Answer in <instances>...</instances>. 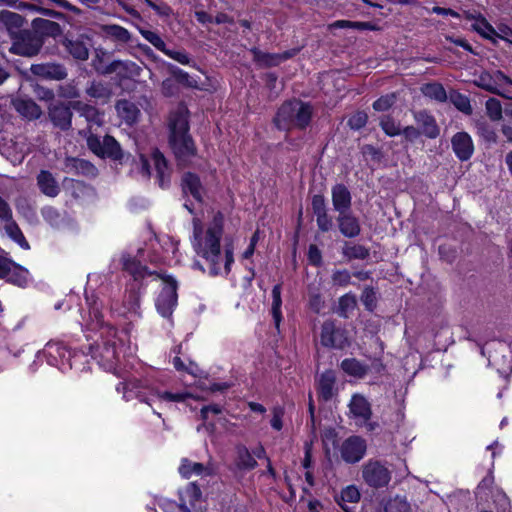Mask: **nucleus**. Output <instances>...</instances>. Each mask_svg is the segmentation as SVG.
Masks as SVG:
<instances>
[{"instance_id":"nucleus-13","label":"nucleus","mask_w":512,"mask_h":512,"mask_svg":"<svg viewBox=\"0 0 512 512\" xmlns=\"http://www.w3.org/2000/svg\"><path fill=\"white\" fill-rule=\"evenodd\" d=\"M49 118L53 125L60 130L66 131L72 125L71 105L67 106L63 103L54 104L49 107Z\"/></svg>"},{"instance_id":"nucleus-60","label":"nucleus","mask_w":512,"mask_h":512,"mask_svg":"<svg viewBox=\"0 0 512 512\" xmlns=\"http://www.w3.org/2000/svg\"><path fill=\"white\" fill-rule=\"evenodd\" d=\"M87 145L93 153L101 157L103 153V140L101 141L98 136L90 133L87 136Z\"/></svg>"},{"instance_id":"nucleus-6","label":"nucleus","mask_w":512,"mask_h":512,"mask_svg":"<svg viewBox=\"0 0 512 512\" xmlns=\"http://www.w3.org/2000/svg\"><path fill=\"white\" fill-rule=\"evenodd\" d=\"M157 278L164 281V286L156 299L158 313L164 318H170L177 305V281L163 274H157Z\"/></svg>"},{"instance_id":"nucleus-57","label":"nucleus","mask_w":512,"mask_h":512,"mask_svg":"<svg viewBox=\"0 0 512 512\" xmlns=\"http://www.w3.org/2000/svg\"><path fill=\"white\" fill-rule=\"evenodd\" d=\"M106 31L120 41H128L130 38L128 30L119 25H109Z\"/></svg>"},{"instance_id":"nucleus-51","label":"nucleus","mask_w":512,"mask_h":512,"mask_svg":"<svg viewBox=\"0 0 512 512\" xmlns=\"http://www.w3.org/2000/svg\"><path fill=\"white\" fill-rule=\"evenodd\" d=\"M356 306V298L353 294H345L339 299V314L347 317V312L353 310Z\"/></svg>"},{"instance_id":"nucleus-18","label":"nucleus","mask_w":512,"mask_h":512,"mask_svg":"<svg viewBox=\"0 0 512 512\" xmlns=\"http://www.w3.org/2000/svg\"><path fill=\"white\" fill-rule=\"evenodd\" d=\"M43 356L49 365L59 367L64 364V360H69L70 352L62 343L49 342L43 350Z\"/></svg>"},{"instance_id":"nucleus-23","label":"nucleus","mask_w":512,"mask_h":512,"mask_svg":"<svg viewBox=\"0 0 512 512\" xmlns=\"http://www.w3.org/2000/svg\"><path fill=\"white\" fill-rule=\"evenodd\" d=\"M64 169L67 173L82 174L85 176H95L96 167L89 161L73 157H67L64 162Z\"/></svg>"},{"instance_id":"nucleus-29","label":"nucleus","mask_w":512,"mask_h":512,"mask_svg":"<svg viewBox=\"0 0 512 512\" xmlns=\"http://www.w3.org/2000/svg\"><path fill=\"white\" fill-rule=\"evenodd\" d=\"M23 23V17L15 12L8 10H3L0 12V24H2L7 29L11 38L14 35L19 34Z\"/></svg>"},{"instance_id":"nucleus-54","label":"nucleus","mask_w":512,"mask_h":512,"mask_svg":"<svg viewBox=\"0 0 512 512\" xmlns=\"http://www.w3.org/2000/svg\"><path fill=\"white\" fill-rule=\"evenodd\" d=\"M368 121V115L363 111H358L348 119V126L352 130H360Z\"/></svg>"},{"instance_id":"nucleus-64","label":"nucleus","mask_w":512,"mask_h":512,"mask_svg":"<svg viewBox=\"0 0 512 512\" xmlns=\"http://www.w3.org/2000/svg\"><path fill=\"white\" fill-rule=\"evenodd\" d=\"M477 129L479 134L487 141L494 142L496 140V134L487 124L483 122L477 123Z\"/></svg>"},{"instance_id":"nucleus-46","label":"nucleus","mask_w":512,"mask_h":512,"mask_svg":"<svg viewBox=\"0 0 512 512\" xmlns=\"http://www.w3.org/2000/svg\"><path fill=\"white\" fill-rule=\"evenodd\" d=\"M486 113L492 121H499L502 118V105L496 98H489L485 103Z\"/></svg>"},{"instance_id":"nucleus-62","label":"nucleus","mask_w":512,"mask_h":512,"mask_svg":"<svg viewBox=\"0 0 512 512\" xmlns=\"http://www.w3.org/2000/svg\"><path fill=\"white\" fill-rule=\"evenodd\" d=\"M119 68L128 70L131 74L134 75H139L140 72V67L133 62L115 61L111 64V70H117Z\"/></svg>"},{"instance_id":"nucleus-12","label":"nucleus","mask_w":512,"mask_h":512,"mask_svg":"<svg viewBox=\"0 0 512 512\" xmlns=\"http://www.w3.org/2000/svg\"><path fill=\"white\" fill-rule=\"evenodd\" d=\"M122 270L129 273L135 281L142 280L148 276H156L159 274L156 271H151L148 267L141 264L135 257L127 252H123L120 257Z\"/></svg>"},{"instance_id":"nucleus-39","label":"nucleus","mask_w":512,"mask_h":512,"mask_svg":"<svg viewBox=\"0 0 512 512\" xmlns=\"http://www.w3.org/2000/svg\"><path fill=\"white\" fill-rule=\"evenodd\" d=\"M384 512H412V510L405 496L396 495L385 503Z\"/></svg>"},{"instance_id":"nucleus-4","label":"nucleus","mask_w":512,"mask_h":512,"mask_svg":"<svg viewBox=\"0 0 512 512\" xmlns=\"http://www.w3.org/2000/svg\"><path fill=\"white\" fill-rule=\"evenodd\" d=\"M313 116V106L308 102L293 99L284 102L274 117V124L280 130L305 129Z\"/></svg>"},{"instance_id":"nucleus-25","label":"nucleus","mask_w":512,"mask_h":512,"mask_svg":"<svg viewBox=\"0 0 512 512\" xmlns=\"http://www.w3.org/2000/svg\"><path fill=\"white\" fill-rule=\"evenodd\" d=\"M349 408L355 418L361 419L363 422L370 420L372 415L371 406L364 396L358 394L353 395Z\"/></svg>"},{"instance_id":"nucleus-53","label":"nucleus","mask_w":512,"mask_h":512,"mask_svg":"<svg viewBox=\"0 0 512 512\" xmlns=\"http://www.w3.org/2000/svg\"><path fill=\"white\" fill-rule=\"evenodd\" d=\"M163 53L166 56H168L169 58L177 61L178 63H180L182 65H191L190 56L188 55V53H186L183 50H172V49H168L166 47L165 51H163Z\"/></svg>"},{"instance_id":"nucleus-15","label":"nucleus","mask_w":512,"mask_h":512,"mask_svg":"<svg viewBox=\"0 0 512 512\" xmlns=\"http://www.w3.org/2000/svg\"><path fill=\"white\" fill-rule=\"evenodd\" d=\"M30 71L35 76L49 80H63L67 76L65 67L56 63L33 64Z\"/></svg>"},{"instance_id":"nucleus-21","label":"nucleus","mask_w":512,"mask_h":512,"mask_svg":"<svg viewBox=\"0 0 512 512\" xmlns=\"http://www.w3.org/2000/svg\"><path fill=\"white\" fill-rule=\"evenodd\" d=\"M182 190L185 195H191L199 207L202 205L204 188L196 174L191 172L184 174Z\"/></svg>"},{"instance_id":"nucleus-48","label":"nucleus","mask_w":512,"mask_h":512,"mask_svg":"<svg viewBox=\"0 0 512 512\" xmlns=\"http://www.w3.org/2000/svg\"><path fill=\"white\" fill-rule=\"evenodd\" d=\"M361 301L368 311H373L377 305L376 291L372 287H366L361 294Z\"/></svg>"},{"instance_id":"nucleus-14","label":"nucleus","mask_w":512,"mask_h":512,"mask_svg":"<svg viewBox=\"0 0 512 512\" xmlns=\"http://www.w3.org/2000/svg\"><path fill=\"white\" fill-rule=\"evenodd\" d=\"M452 149L460 161L469 160L474 152L471 136L466 132L456 133L451 140Z\"/></svg>"},{"instance_id":"nucleus-45","label":"nucleus","mask_w":512,"mask_h":512,"mask_svg":"<svg viewBox=\"0 0 512 512\" xmlns=\"http://www.w3.org/2000/svg\"><path fill=\"white\" fill-rule=\"evenodd\" d=\"M380 126L388 136L393 137L401 134L400 124L390 116H383L380 120Z\"/></svg>"},{"instance_id":"nucleus-38","label":"nucleus","mask_w":512,"mask_h":512,"mask_svg":"<svg viewBox=\"0 0 512 512\" xmlns=\"http://www.w3.org/2000/svg\"><path fill=\"white\" fill-rule=\"evenodd\" d=\"M449 100L462 113L466 115L472 114L473 109L468 96L458 91H452L449 94Z\"/></svg>"},{"instance_id":"nucleus-32","label":"nucleus","mask_w":512,"mask_h":512,"mask_svg":"<svg viewBox=\"0 0 512 512\" xmlns=\"http://www.w3.org/2000/svg\"><path fill=\"white\" fill-rule=\"evenodd\" d=\"M251 52L253 54L254 61L263 66H276L282 60L288 59L293 55L289 52H285L283 54L264 53L257 48L251 49Z\"/></svg>"},{"instance_id":"nucleus-20","label":"nucleus","mask_w":512,"mask_h":512,"mask_svg":"<svg viewBox=\"0 0 512 512\" xmlns=\"http://www.w3.org/2000/svg\"><path fill=\"white\" fill-rule=\"evenodd\" d=\"M179 473L182 477L189 479L193 475L197 476H213L215 475V468L212 464L204 465L199 462H193L187 458L182 459L179 466Z\"/></svg>"},{"instance_id":"nucleus-7","label":"nucleus","mask_w":512,"mask_h":512,"mask_svg":"<svg viewBox=\"0 0 512 512\" xmlns=\"http://www.w3.org/2000/svg\"><path fill=\"white\" fill-rule=\"evenodd\" d=\"M364 483L374 489L386 487L391 481L392 473L389 468L379 460H368L361 469Z\"/></svg>"},{"instance_id":"nucleus-17","label":"nucleus","mask_w":512,"mask_h":512,"mask_svg":"<svg viewBox=\"0 0 512 512\" xmlns=\"http://www.w3.org/2000/svg\"><path fill=\"white\" fill-rule=\"evenodd\" d=\"M336 374L328 369L322 372L316 380L319 398L325 402L331 400L335 395Z\"/></svg>"},{"instance_id":"nucleus-10","label":"nucleus","mask_w":512,"mask_h":512,"mask_svg":"<svg viewBox=\"0 0 512 512\" xmlns=\"http://www.w3.org/2000/svg\"><path fill=\"white\" fill-rule=\"evenodd\" d=\"M367 452L366 440L360 436H350L340 447V455L344 462L356 464L361 461Z\"/></svg>"},{"instance_id":"nucleus-37","label":"nucleus","mask_w":512,"mask_h":512,"mask_svg":"<svg viewBox=\"0 0 512 512\" xmlns=\"http://www.w3.org/2000/svg\"><path fill=\"white\" fill-rule=\"evenodd\" d=\"M421 92L425 97L438 102H445L448 99L445 88L440 83H428L421 87Z\"/></svg>"},{"instance_id":"nucleus-11","label":"nucleus","mask_w":512,"mask_h":512,"mask_svg":"<svg viewBox=\"0 0 512 512\" xmlns=\"http://www.w3.org/2000/svg\"><path fill=\"white\" fill-rule=\"evenodd\" d=\"M145 389L149 390V394L151 395L152 388L147 387L144 382L139 379H130L125 382H120L116 387L118 392L123 393V397L126 400L137 398L139 401L150 405L151 398L144 392Z\"/></svg>"},{"instance_id":"nucleus-40","label":"nucleus","mask_w":512,"mask_h":512,"mask_svg":"<svg viewBox=\"0 0 512 512\" xmlns=\"http://www.w3.org/2000/svg\"><path fill=\"white\" fill-rule=\"evenodd\" d=\"M272 316L275 322L276 327H279L280 322L282 320V312H281V306H282V299H281V284H276L272 288Z\"/></svg>"},{"instance_id":"nucleus-24","label":"nucleus","mask_w":512,"mask_h":512,"mask_svg":"<svg viewBox=\"0 0 512 512\" xmlns=\"http://www.w3.org/2000/svg\"><path fill=\"white\" fill-rule=\"evenodd\" d=\"M37 185L40 191L48 197H56L60 192V186L50 171L41 170L37 175Z\"/></svg>"},{"instance_id":"nucleus-8","label":"nucleus","mask_w":512,"mask_h":512,"mask_svg":"<svg viewBox=\"0 0 512 512\" xmlns=\"http://www.w3.org/2000/svg\"><path fill=\"white\" fill-rule=\"evenodd\" d=\"M333 210L338 214L340 224H353L352 195L350 190L342 183L331 188Z\"/></svg>"},{"instance_id":"nucleus-50","label":"nucleus","mask_w":512,"mask_h":512,"mask_svg":"<svg viewBox=\"0 0 512 512\" xmlns=\"http://www.w3.org/2000/svg\"><path fill=\"white\" fill-rule=\"evenodd\" d=\"M308 306L316 314L325 308V301L320 292L309 291Z\"/></svg>"},{"instance_id":"nucleus-42","label":"nucleus","mask_w":512,"mask_h":512,"mask_svg":"<svg viewBox=\"0 0 512 512\" xmlns=\"http://www.w3.org/2000/svg\"><path fill=\"white\" fill-rule=\"evenodd\" d=\"M86 94L95 99L106 100L110 98L111 90L102 82L92 81L86 88Z\"/></svg>"},{"instance_id":"nucleus-2","label":"nucleus","mask_w":512,"mask_h":512,"mask_svg":"<svg viewBox=\"0 0 512 512\" xmlns=\"http://www.w3.org/2000/svg\"><path fill=\"white\" fill-rule=\"evenodd\" d=\"M224 241L226 273L234 263V245L230 236L224 235L223 226H194L192 246L196 254L210 264V274L215 276L220 272L221 242Z\"/></svg>"},{"instance_id":"nucleus-28","label":"nucleus","mask_w":512,"mask_h":512,"mask_svg":"<svg viewBox=\"0 0 512 512\" xmlns=\"http://www.w3.org/2000/svg\"><path fill=\"white\" fill-rule=\"evenodd\" d=\"M16 111L23 117L34 120L42 115L41 108L31 99L18 98L13 101Z\"/></svg>"},{"instance_id":"nucleus-33","label":"nucleus","mask_w":512,"mask_h":512,"mask_svg":"<svg viewBox=\"0 0 512 512\" xmlns=\"http://www.w3.org/2000/svg\"><path fill=\"white\" fill-rule=\"evenodd\" d=\"M312 211L317 218V224H330L331 219L327 214L326 199L322 194H315L311 200Z\"/></svg>"},{"instance_id":"nucleus-36","label":"nucleus","mask_w":512,"mask_h":512,"mask_svg":"<svg viewBox=\"0 0 512 512\" xmlns=\"http://www.w3.org/2000/svg\"><path fill=\"white\" fill-rule=\"evenodd\" d=\"M101 157H108L113 160H122L123 152L119 143L112 136H105L103 139V153Z\"/></svg>"},{"instance_id":"nucleus-9","label":"nucleus","mask_w":512,"mask_h":512,"mask_svg":"<svg viewBox=\"0 0 512 512\" xmlns=\"http://www.w3.org/2000/svg\"><path fill=\"white\" fill-rule=\"evenodd\" d=\"M320 343L328 349L343 350L349 346L347 331L336 325L335 320H325L320 328Z\"/></svg>"},{"instance_id":"nucleus-43","label":"nucleus","mask_w":512,"mask_h":512,"mask_svg":"<svg viewBox=\"0 0 512 512\" xmlns=\"http://www.w3.org/2000/svg\"><path fill=\"white\" fill-rule=\"evenodd\" d=\"M66 48L75 59L87 60L89 57V51L81 41L67 40Z\"/></svg>"},{"instance_id":"nucleus-63","label":"nucleus","mask_w":512,"mask_h":512,"mask_svg":"<svg viewBox=\"0 0 512 512\" xmlns=\"http://www.w3.org/2000/svg\"><path fill=\"white\" fill-rule=\"evenodd\" d=\"M510 37H512V29L507 25H498L496 29V43L498 40H503L506 41L509 45H512V40H510Z\"/></svg>"},{"instance_id":"nucleus-19","label":"nucleus","mask_w":512,"mask_h":512,"mask_svg":"<svg viewBox=\"0 0 512 512\" xmlns=\"http://www.w3.org/2000/svg\"><path fill=\"white\" fill-rule=\"evenodd\" d=\"M414 120L420 128L421 134L427 138L435 139L439 136L440 130L433 115L425 110L413 113Z\"/></svg>"},{"instance_id":"nucleus-49","label":"nucleus","mask_w":512,"mask_h":512,"mask_svg":"<svg viewBox=\"0 0 512 512\" xmlns=\"http://www.w3.org/2000/svg\"><path fill=\"white\" fill-rule=\"evenodd\" d=\"M396 102V95L394 93L381 96L373 103V109L379 112L389 110Z\"/></svg>"},{"instance_id":"nucleus-52","label":"nucleus","mask_w":512,"mask_h":512,"mask_svg":"<svg viewBox=\"0 0 512 512\" xmlns=\"http://www.w3.org/2000/svg\"><path fill=\"white\" fill-rule=\"evenodd\" d=\"M284 415H285L284 407L278 405V406H274L272 408V418L270 421V425L274 430L280 431L283 428Z\"/></svg>"},{"instance_id":"nucleus-34","label":"nucleus","mask_w":512,"mask_h":512,"mask_svg":"<svg viewBox=\"0 0 512 512\" xmlns=\"http://www.w3.org/2000/svg\"><path fill=\"white\" fill-rule=\"evenodd\" d=\"M4 279L7 282L17 285L19 287H25L29 281V271L26 268L14 262L10 267L7 276L4 277Z\"/></svg>"},{"instance_id":"nucleus-30","label":"nucleus","mask_w":512,"mask_h":512,"mask_svg":"<svg viewBox=\"0 0 512 512\" xmlns=\"http://www.w3.org/2000/svg\"><path fill=\"white\" fill-rule=\"evenodd\" d=\"M342 371L348 376L355 378H364L369 372L368 365L362 363L356 358H346L340 364Z\"/></svg>"},{"instance_id":"nucleus-41","label":"nucleus","mask_w":512,"mask_h":512,"mask_svg":"<svg viewBox=\"0 0 512 512\" xmlns=\"http://www.w3.org/2000/svg\"><path fill=\"white\" fill-rule=\"evenodd\" d=\"M342 254L348 260H353V259L364 260V259L368 258V256H369V249H367L363 245H359V244L351 245V244L345 243V245L342 249Z\"/></svg>"},{"instance_id":"nucleus-26","label":"nucleus","mask_w":512,"mask_h":512,"mask_svg":"<svg viewBox=\"0 0 512 512\" xmlns=\"http://www.w3.org/2000/svg\"><path fill=\"white\" fill-rule=\"evenodd\" d=\"M469 19L472 20V29L483 38L496 44V29L487 21L482 15H471Z\"/></svg>"},{"instance_id":"nucleus-44","label":"nucleus","mask_w":512,"mask_h":512,"mask_svg":"<svg viewBox=\"0 0 512 512\" xmlns=\"http://www.w3.org/2000/svg\"><path fill=\"white\" fill-rule=\"evenodd\" d=\"M139 32L142 37L150 44H152L156 49L161 52L165 51L166 44L157 32L143 28H140Z\"/></svg>"},{"instance_id":"nucleus-1","label":"nucleus","mask_w":512,"mask_h":512,"mask_svg":"<svg viewBox=\"0 0 512 512\" xmlns=\"http://www.w3.org/2000/svg\"><path fill=\"white\" fill-rule=\"evenodd\" d=\"M85 301L89 309V318L83 317L82 326L99 333V340L88 345V354L105 368H112L118 360L122 340L115 327L103 320L102 303L94 292H85Z\"/></svg>"},{"instance_id":"nucleus-22","label":"nucleus","mask_w":512,"mask_h":512,"mask_svg":"<svg viewBox=\"0 0 512 512\" xmlns=\"http://www.w3.org/2000/svg\"><path fill=\"white\" fill-rule=\"evenodd\" d=\"M115 108L119 118L128 126H132L138 121L140 110L135 103L125 99L119 100Z\"/></svg>"},{"instance_id":"nucleus-61","label":"nucleus","mask_w":512,"mask_h":512,"mask_svg":"<svg viewBox=\"0 0 512 512\" xmlns=\"http://www.w3.org/2000/svg\"><path fill=\"white\" fill-rule=\"evenodd\" d=\"M477 85L491 93H495L501 96H504L506 98H511L509 95H507L504 91H501L497 88L495 84L486 82V76L481 75L479 77V80L477 81Z\"/></svg>"},{"instance_id":"nucleus-3","label":"nucleus","mask_w":512,"mask_h":512,"mask_svg":"<svg viewBox=\"0 0 512 512\" xmlns=\"http://www.w3.org/2000/svg\"><path fill=\"white\" fill-rule=\"evenodd\" d=\"M188 115L187 107L180 104L170 113L169 117L170 146L176 158L181 162H187L196 153L194 142L188 134Z\"/></svg>"},{"instance_id":"nucleus-47","label":"nucleus","mask_w":512,"mask_h":512,"mask_svg":"<svg viewBox=\"0 0 512 512\" xmlns=\"http://www.w3.org/2000/svg\"><path fill=\"white\" fill-rule=\"evenodd\" d=\"M6 233L13 239L19 246L25 250L30 248L28 241L24 237L19 226H4Z\"/></svg>"},{"instance_id":"nucleus-55","label":"nucleus","mask_w":512,"mask_h":512,"mask_svg":"<svg viewBox=\"0 0 512 512\" xmlns=\"http://www.w3.org/2000/svg\"><path fill=\"white\" fill-rule=\"evenodd\" d=\"M36 25L39 29L44 31L46 34L51 36H56L60 34V26L54 21L47 19H39L36 22Z\"/></svg>"},{"instance_id":"nucleus-56","label":"nucleus","mask_w":512,"mask_h":512,"mask_svg":"<svg viewBox=\"0 0 512 512\" xmlns=\"http://www.w3.org/2000/svg\"><path fill=\"white\" fill-rule=\"evenodd\" d=\"M185 496L188 498L189 503L194 506L195 502L199 501L202 492L196 483H189L185 489Z\"/></svg>"},{"instance_id":"nucleus-59","label":"nucleus","mask_w":512,"mask_h":512,"mask_svg":"<svg viewBox=\"0 0 512 512\" xmlns=\"http://www.w3.org/2000/svg\"><path fill=\"white\" fill-rule=\"evenodd\" d=\"M351 275L348 270H336L332 274V281L338 286H347L350 283Z\"/></svg>"},{"instance_id":"nucleus-31","label":"nucleus","mask_w":512,"mask_h":512,"mask_svg":"<svg viewBox=\"0 0 512 512\" xmlns=\"http://www.w3.org/2000/svg\"><path fill=\"white\" fill-rule=\"evenodd\" d=\"M235 465L237 469L242 471H250L257 467V461L244 445L236 447Z\"/></svg>"},{"instance_id":"nucleus-16","label":"nucleus","mask_w":512,"mask_h":512,"mask_svg":"<svg viewBox=\"0 0 512 512\" xmlns=\"http://www.w3.org/2000/svg\"><path fill=\"white\" fill-rule=\"evenodd\" d=\"M71 108L75 110L79 116L85 118L89 130H91L93 126L100 127L103 124L104 115L95 106L82 101H73L71 102Z\"/></svg>"},{"instance_id":"nucleus-35","label":"nucleus","mask_w":512,"mask_h":512,"mask_svg":"<svg viewBox=\"0 0 512 512\" xmlns=\"http://www.w3.org/2000/svg\"><path fill=\"white\" fill-rule=\"evenodd\" d=\"M361 497L360 491L355 485H348L343 488L335 499L337 503L345 510L349 511L346 507V503H357Z\"/></svg>"},{"instance_id":"nucleus-27","label":"nucleus","mask_w":512,"mask_h":512,"mask_svg":"<svg viewBox=\"0 0 512 512\" xmlns=\"http://www.w3.org/2000/svg\"><path fill=\"white\" fill-rule=\"evenodd\" d=\"M151 159L154 164V168L158 177L159 185L161 187H166L169 183L170 170L168 167L167 160L163 156V154L155 149L152 152Z\"/></svg>"},{"instance_id":"nucleus-5","label":"nucleus","mask_w":512,"mask_h":512,"mask_svg":"<svg viewBox=\"0 0 512 512\" xmlns=\"http://www.w3.org/2000/svg\"><path fill=\"white\" fill-rule=\"evenodd\" d=\"M10 52L20 56L32 57L38 54L44 44L43 35L36 31L23 30L12 38Z\"/></svg>"},{"instance_id":"nucleus-58","label":"nucleus","mask_w":512,"mask_h":512,"mask_svg":"<svg viewBox=\"0 0 512 512\" xmlns=\"http://www.w3.org/2000/svg\"><path fill=\"white\" fill-rule=\"evenodd\" d=\"M70 183H71V188L73 190L72 193L75 198H80L84 194H88L89 192L93 191L92 187H90L89 185H86L82 181L70 180Z\"/></svg>"}]
</instances>
